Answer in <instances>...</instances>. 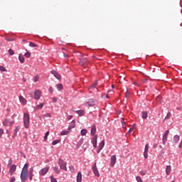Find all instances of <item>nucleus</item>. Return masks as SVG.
<instances>
[{
    "label": "nucleus",
    "mask_w": 182,
    "mask_h": 182,
    "mask_svg": "<svg viewBox=\"0 0 182 182\" xmlns=\"http://www.w3.org/2000/svg\"><path fill=\"white\" fill-rule=\"evenodd\" d=\"M23 124L26 129H28L30 124V116L28 113H24L23 115Z\"/></svg>",
    "instance_id": "obj_1"
},
{
    "label": "nucleus",
    "mask_w": 182,
    "mask_h": 182,
    "mask_svg": "<svg viewBox=\"0 0 182 182\" xmlns=\"http://www.w3.org/2000/svg\"><path fill=\"white\" fill-rule=\"evenodd\" d=\"M58 165H59L60 169H62V170H63L65 171H68L67 167H66L67 163L65 162L63 160L59 159Z\"/></svg>",
    "instance_id": "obj_2"
},
{
    "label": "nucleus",
    "mask_w": 182,
    "mask_h": 182,
    "mask_svg": "<svg viewBox=\"0 0 182 182\" xmlns=\"http://www.w3.org/2000/svg\"><path fill=\"white\" fill-rule=\"evenodd\" d=\"M92 171L94 173V174L97 176V177H100V172H99V170L97 167V164L95 163L92 167Z\"/></svg>",
    "instance_id": "obj_3"
},
{
    "label": "nucleus",
    "mask_w": 182,
    "mask_h": 182,
    "mask_svg": "<svg viewBox=\"0 0 182 182\" xmlns=\"http://www.w3.org/2000/svg\"><path fill=\"white\" fill-rule=\"evenodd\" d=\"M14 123V121H11L9 119H5L3 122V125L6 127H11Z\"/></svg>",
    "instance_id": "obj_4"
},
{
    "label": "nucleus",
    "mask_w": 182,
    "mask_h": 182,
    "mask_svg": "<svg viewBox=\"0 0 182 182\" xmlns=\"http://www.w3.org/2000/svg\"><path fill=\"white\" fill-rule=\"evenodd\" d=\"M21 179L23 182H26L28 179V171H22L21 173Z\"/></svg>",
    "instance_id": "obj_5"
},
{
    "label": "nucleus",
    "mask_w": 182,
    "mask_h": 182,
    "mask_svg": "<svg viewBox=\"0 0 182 182\" xmlns=\"http://www.w3.org/2000/svg\"><path fill=\"white\" fill-rule=\"evenodd\" d=\"M97 139H98L97 135H95L92 139L91 142H92L94 148L97 147Z\"/></svg>",
    "instance_id": "obj_6"
},
{
    "label": "nucleus",
    "mask_w": 182,
    "mask_h": 182,
    "mask_svg": "<svg viewBox=\"0 0 182 182\" xmlns=\"http://www.w3.org/2000/svg\"><path fill=\"white\" fill-rule=\"evenodd\" d=\"M41 92L40 90H36L34 92V96H33V98L35 100H39L41 97Z\"/></svg>",
    "instance_id": "obj_7"
},
{
    "label": "nucleus",
    "mask_w": 182,
    "mask_h": 182,
    "mask_svg": "<svg viewBox=\"0 0 182 182\" xmlns=\"http://www.w3.org/2000/svg\"><path fill=\"white\" fill-rule=\"evenodd\" d=\"M49 170H50L49 166L45 167L41 170L40 174L41 176H45L49 171Z\"/></svg>",
    "instance_id": "obj_8"
},
{
    "label": "nucleus",
    "mask_w": 182,
    "mask_h": 182,
    "mask_svg": "<svg viewBox=\"0 0 182 182\" xmlns=\"http://www.w3.org/2000/svg\"><path fill=\"white\" fill-rule=\"evenodd\" d=\"M117 161V158L115 155L112 156L110 159V166L113 167Z\"/></svg>",
    "instance_id": "obj_9"
},
{
    "label": "nucleus",
    "mask_w": 182,
    "mask_h": 182,
    "mask_svg": "<svg viewBox=\"0 0 182 182\" xmlns=\"http://www.w3.org/2000/svg\"><path fill=\"white\" fill-rule=\"evenodd\" d=\"M51 74L53 75L58 80H60L61 79V75H60L59 73H58V72H56V70H51L50 71Z\"/></svg>",
    "instance_id": "obj_10"
},
{
    "label": "nucleus",
    "mask_w": 182,
    "mask_h": 182,
    "mask_svg": "<svg viewBox=\"0 0 182 182\" xmlns=\"http://www.w3.org/2000/svg\"><path fill=\"white\" fill-rule=\"evenodd\" d=\"M89 61L86 58H83L80 60V65L83 66L84 65L88 64Z\"/></svg>",
    "instance_id": "obj_11"
},
{
    "label": "nucleus",
    "mask_w": 182,
    "mask_h": 182,
    "mask_svg": "<svg viewBox=\"0 0 182 182\" xmlns=\"http://www.w3.org/2000/svg\"><path fill=\"white\" fill-rule=\"evenodd\" d=\"M16 166L15 164H12L9 169L11 176H12L13 173L16 171Z\"/></svg>",
    "instance_id": "obj_12"
},
{
    "label": "nucleus",
    "mask_w": 182,
    "mask_h": 182,
    "mask_svg": "<svg viewBox=\"0 0 182 182\" xmlns=\"http://www.w3.org/2000/svg\"><path fill=\"white\" fill-rule=\"evenodd\" d=\"M96 132H97L96 125L93 124L92 128H91V131H90L91 135L94 136L96 134Z\"/></svg>",
    "instance_id": "obj_13"
},
{
    "label": "nucleus",
    "mask_w": 182,
    "mask_h": 182,
    "mask_svg": "<svg viewBox=\"0 0 182 182\" xmlns=\"http://www.w3.org/2000/svg\"><path fill=\"white\" fill-rule=\"evenodd\" d=\"M75 120H73L72 122L70 124V126L68 127V130H71L72 129L75 127Z\"/></svg>",
    "instance_id": "obj_14"
},
{
    "label": "nucleus",
    "mask_w": 182,
    "mask_h": 182,
    "mask_svg": "<svg viewBox=\"0 0 182 182\" xmlns=\"http://www.w3.org/2000/svg\"><path fill=\"white\" fill-rule=\"evenodd\" d=\"M141 117L143 119H146L148 118V112L146 111H142Z\"/></svg>",
    "instance_id": "obj_15"
},
{
    "label": "nucleus",
    "mask_w": 182,
    "mask_h": 182,
    "mask_svg": "<svg viewBox=\"0 0 182 182\" xmlns=\"http://www.w3.org/2000/svg\"><path fill=\"white\" fill-rule=\"evenodd\" d=\"M82 173L80 171V172H78L77 176V181L82 182Z\"/></svg>",
    "instance_id": "obj_16"
},
{
    "label": "nucleus",
    "mask_w": 182,
    "mask_h": 182,
    "mask_svg": "<svg viewBox=\"0 0 182 182\" xmlns=\"http://www.w3.org/2000/svg\"><path fill=\"white\" fill-rule=\"evenodd\" d=\"M171 171V166H167L166 168V175L169 176Z\"/></svg>",
    "instance_id": "obj_17"
},
{
    "label": "nucleus",
    "mask_w": 182,
    "mask_h": 182,
    "mask_svg": "<svg viewBox=\"0 0 182 182\" xmlns=\"http://www.w3.org/2000/svg\"><path fill=\"white\" fill-rule=\"evenodd\" d=\"M74 112L79 114L80 117H82L85 114V111L84 110H76V111H74Z\"/></svg>",
    "instance_id": "obj_18"
},
{
    "label": "nucleus",
    "mask_w": 182,
    "mask_h": 182,
    "mask_svg": "<svg viewBox=\"0 0 182 182\" xmlns=\"http://www.w3.org/2000/svg\"><path fill=\"white\" fill-rule=\"evenodd\" d=\"M19 100H20L21 103H22L23 105H26V103H27L26 100L23 96L19 97Z\"/></svg>",
    "instance_id": "obj_19"
},
{
    "label": "nucleus",
    "mask_w": 182,
    "mask_h": 182,
    "mask_svg": "<svg viewBox=\"0 0 182 182\" xmlns=\"http://www.w3.org/2000/svg\"><path fill=\"white\" fill-rule=\"evenodd\" d=\"M180 140V136L178 135H176L173 137V143L176 144Z\"/></svg>",
    "instance_id": "obj_20"
},
{
    "label": "nucleus",
    "mask_w": 182,
    "mask_h": 182,
    "mask_svg": "<svg viewBox=\"0 0 182 182\" xmlns=\"http://www.w3.org/2000/svg\"><path fill=\"white\" fill-rule=\"evenodd\" d=\"M105 145V140H103V141H102L100 143L98 148H99L100 149H103Z\"/></svg>",
    "instance_id": "obj_21"
},
{
    "label": "nucleus",
    "mask_w": 182,
    "mask_h": 182,
    "mask_svg": "<svg viewBox=\"0 0 182 182\" xmlns=\"http://www.w3.org/2000/svg\"><path fill=\"white\" fill-rule=\"evenodd\" d=\"M43 107H44V104H43V103H41V104L37 105V106L36 107L35 109L39 110V109H43Z\"/></svg>",
    "instance_id": "obj_22"
},
{
    "label": "nucleus",
    "mask_w": 182,
    "mask_h": 182,
    "mask_svg": "<svg viewBox=\"0 0 182 182\" xmlns=\"http://www.w3.org/2000/svg\"><path fill=\"white\" fill-rule=\"evenodd\" d=\"M53 170L54 171V172L57 174H59L60 173V169L58 166H54L53 168Z\"/></svg>",
    "instance_id": "obj_23"
},
{
    "label": "nucleus",
    "mask_w": 182,
    "mask_h": 182,
    "mask_svg": "<svg viewBox=\"0 0 182 182\" xmlns=\"http://www.w3.org/2000/svg\"><path fill=\"white\" fill-rule=\"evenodd\" d=\"M95 102H93V100H90L88 102V106L90 107H92L95 106Z\"/></svg>",
    "instance_id": "obj_24"
},
{
    "label": "nucleus",
    "mask_w": 182,
    "mask_h": 182,
    "mask_svg": "<svg viewBox=\"0 0 182 182\" xmlns=\"http://www.w3.org/2000/svg\"><path fill=\"white\" fill-rule=\"evenodd\" d=\"M52 117V114L50 113H46L43 114V118L46 119V118H50Z\"/></svg>",
    "instance_id": "obj_25"
},
{
    "label": "nucleus",
    "mask_w": 182,
    "mask_h": 182,
    "mask_svg": "<svg viewBox=\"0 0 182 182\" xmlns=\"http://www.w3.org/2000/svg\"><path fill=\"white\" fill-rule=\"evenodd\" d=\"M18 59L21 63H25V58L23 55H19Z\"/></svg>",
    "instance_id": "obj_26"
},
{
    "label": "nucleus",
    "mask_w": 182,
    "mask_h": 182,
    "mask_svg": "<svg viewBox=\"0 0 182 182\" xmlns=\"http://www.w3.org/2000/svg\"><path fill=\"white\" fill-rule=\"evenodd\" d=\"M167 138H168V136H165V135L163 136L162 142H163V144H164V145H165L166 143Z\"/></svg>",
    "instance_id": "obj_27"
},
{
    "label": "nucleus",
    "mask_w": 182,
    "mask_h": 182,
    "mask_svg": "<svg viewBox=\"0 0 182 182\" xmlns=\"http://www.w3.org/2000/svg\"><path fill=\"white\" fill-rule=\"evenodd\" d=\"M19 129H20V127H16V128L14 129V136H16L17 133H18V132L19 131Z\"/></svg>",
    "instance_id": "obj_28"
},
{
    "label": "nucleus",
    "mask_w": 182,
    "mask_h": 182,
    "mask_svg": "<svg viewBox=\"0 0 182 182\" xmlns=\"http://www.w3.org/2000/svg\"><path fill=\"white\" fill-rule=\"evenodd\" d=\"M28 164H26L25 166H23L22 171H26L28 172Z\"/></svg>",
    "instance_id": "obj_29"
},
{
    "label": "nucleus",
    "mask_w": 182,
    "mask_h": 182,
    "mask_svg": "<svg viewBox=\"0 0 182 182\" xmlns=\"http://www.w3.org/2000/svg\"><path fill=\"white\" fill-rule=\"evenodd\" d=\"M87 131L86 129H81V136H86Z\"/></svg>",
    "instance_id": "obj_30"
},
{
    "label": "nucleus",
    "mask_w": 182,
    "mask_h": 182,
    "mask_svg": "<svg viewBox=\"0 0 182 182\" xmlns=\"http://www.w3.org/2000/svg\"><path fill=\"white\" fill-rule=\"evenodd\" d=\"M122 127L126 129L127 127H126V122H124V118H122Z\"/></svg>",
    "instance_id": "obj_31"
},
{
    "label": "nucleus",
    "mask_w": 182,
    "mask_h": 182,
    "mask_svg": "<svg viewBox=\"0 0 182 182\" xmlns=\"http://www.w3.org/2000/svg\"><path fill=\"white\" fill-rule=\"evenodd\" d=\"M70 134V132L68 131H63L61 133H60V135L61 136H65V135H68Z\"/></svg>",
    "instance_id": "obj_32"
},
{
    "label": "nucleus",
    "mask_w": 182,
    "mask_h": 182,
    "mask_svg": "<svg viewBox=\"0 0 182 182\" xmlns=\"http://www.w3.org/2000/svg\"><path fill=\"white\" fill-rule=\"evenodd\" d=\"M149 144H146V145H145V148H144V152H145V153H149Z\"/></svg>",
    "instance_id": "obj_33"
},
{
    "label": "nucleus",
    "mask_w": 182,
    "mask_h": 182,
    "mask_svg": "<svg viewBox=\"0 0 182 182\" xmlns=\"http://www.w3.org/2000/svg\"><path fill=\"white\" fill-rule=\"evenodd\" d=\"M55 87L58 88V90H63V85L61 84H58L55 85Z\"/></svg>",
    "instance_id": "obj_34"
},
{
    "label": "nucleus",
    "mask_w": 182,
    "mask_h": 182,
    "mask_svg": "<svg viewBox=\"0 0 182 182\" xmlns=\"http://www.w3.org/2000/svg\"><path fill=\"white\" fill-rule=\"evenodd\" d=\"M50 135V132H47L44 136V141H47L48 136Z\"/></svg>",
    "instance_id": "obj_35"
},
{
    "label": "nucleus",
    "mask_w": 182,
    "mask_h": 182,
    "mask_svg": "<svg viewBox=\"0 0 182 182\" xmlns=\"http://www.w3.org/2000/svg\"><path fill=\"white\" fill-rule=\"evenodd\" d=\"M0 71L6 72V68L2 65H0Z\"/></svg>",
    "instance_id": "obj_36"
},
{
    "label": "nucleus",
    "mask_w": 182,
    "mask_h": 182,
    "mask_svg": "<svg viewBox=\"0 0 182 182\" xmlns=\"http://www.w3.org/2000/svg\"><path fill=\"white\" fill-rule=\"evenodd\" d=\"M29 46H30V47H33V48L38 47V45H36V43H34L33 42H30Z\"/></svg>",
    "instance_id": "obj_37"
},
{
    "label": "nucleus",
    "mask_w": 182,
    "mask_h": 182,
    "mask_svg": "<svg viewBox=\"0 0 182 182\" xmlns=\"http://www.w3.org/2000/svg\"><path fill=\"white\" fill-rule=\"evenodd\" d=\"M39 78H40L39 75H35L34 80H33L34 82H37L39 80Z\"/></svg>",
    "instance_id": "obj_38"
},
{
    "label": "nucleus",
    "mask_w": 182,
    "mask_h": 182,
    "mask_svg": "<svg viewBox=\"0 0 182 182\" xmlns=\"http://www.w3.org/2000/svg\"><path fill=\"white\" fill-rule=\"evenodd\" d=\"M60 141V139H58V140H55L52 142V145H56L58 144L59 142Z\"/></svg>",
    "instance_id": "obj_39"
},
{
    "label": "nucleus",
    "mask_w": 182,
    "mask_h": 182,
    "mask_svg": "<svg viewBox=\"0 0 182 182\" xmlns=\"http://www.w3.org/2000/svg\"><path fill=\"white\" fill-rule=\"evenodd\" d=\"M136 180L137 182H142L143 181L141 178L139 176H136Z\"/></svg>",
    "instance_id": "obj_40"
},
{
    "label": "nucleus",
    "mask_w": 182,
    "mask_h": 182,
    "mask_svg": "<svg viewBox=\"0 0 182 182\" xmlns=\"http://www.w3.org/2000/svg\"><path fill=\"white\" fill-rule=\"evenodd\" d=\"M147 171H140L139 174L141 176H145L146 174Z\"/></svg>",
    "instance_id": "obj_41"
},
{
    "label": "nucleus",
    "mask_w": 182,
    "mask_h": 182,
    "mask_svg": "<svg viewBox=\"0 0 182 182\" xmlns=\"http://www.w3.org/2000/svg\"><path fill=\"white\" fill-rule=\"evenodd\" d=\"M171 112H168L166 117H165V120L166 119H169L171 118Z\"/></svg>",
    "instance_id": "obj_42"
},
{
    "label": "nucleus",
    "mask_w": 182,
    "mask_h": 182,
    "mask_svg": "<svg viewBox=\"0 0 182 182\" xmlns=\"http://www.w3.org/2000/svg\"><path fill=\"white\" fill-rule=\"evenodd\" d=\"M97 85H98V82L95 81V83L91 86V87L95 88ZM91 87H90V89H91Z\"/></svg>",
    "instance_id": "obj_43"
},
{
    "label": "nucleus",
    "mask_w": 182,
    "mask_h": 182,
    "mask_svg": "<svg viewBox=\"0 0 182 182\" xmlns=\"http://www.w3.org/2000/svg\"><path fill=\"white\" fill-rule=\"evenodd\" d=\"M9 53L10 55H14V51L11 49L9 50Z\"/></svg>",
    "instance_id": "obj_44"
},
{
    "label": "nucleus",
    "mask_w": 182,
    "mask_h": 182,
    "mask_svg": "<svg viewBox=\"0 0 182 182\" xmlns=\"http://www.w3.org/2000/svg\"><path fill=\"white\" fill-rule=\"evenodd\" d=\"M25 57L27 58H29L31 57V53L27 52V53L25 54Z\"/></svg>",
    "instance_id": "obj_45"
},
{
    "label": "nucleus",
    "mask_w": 182,
    "mask_h": 182,
    "mask_svg": "<svg viewBox=\"0 0 182 182\" xmlns=\"http://www.w3.org/2000/svg\"><path fill=\"white\" fill-rule=\"evenodd\" d=\"M148 152H144V157L145 159H148Z\"/></svg>",
    "instance_id": "obj_46"
},
{
    "label": "nucleus",
    "mask_w": 182,
    "mask_h": 182,
    "mask_svg": "<svg viewBox=\"0 0 182 182\" xmlns=\"http://www.w3.org/2000/svg\"><path fill=\"white\" fill-rule=\"evenodd\" d=\"M50 180H51V182H58V181H56V179L53 178V176H50Z\"/></svg>",
    "instance_id": "obj_47"
},
{
    "label": "nucleus",
    "mask_w": 182,
    "mask_h": 182,
    "mask_svg": "<svg viewBox=\"0 0 182 182\" xmlns=\"http://www.w3.org/2000/svg\"><path fill=\"white\" fill-rule=\"evenodd\" d=\"M48 91H49V92H50V93H53L54 90H53V88L52 87H49Z\"/></svg>",
    "instance_id": "obj_48"
},
{
    "label": "nucleus",
    "mask_w": 182,
    "mask_h": 182,
    "mask_svg": "<svg viewBox=\"0 0 182 182\" xmlns=\"http://www.w3.org/2000/svg\"><path fill=\"white\" fill-rule=\"evenodd\" d=\"M3 134H4V129H2V128H0V137H1Z\"/></svg>",
    "instance_id": "obj_49"
},
{
    "label": "nucleus",
    "mask_w": 182,
    "mask_h": 182,
    "mask_svg": "<svg viewBox=\"0 0 182 182\" xmlns=\"http://www.w3.org/2000/svg\"><path fill=\"white\" fill-rule=\"evenodd\" d=\"M134 127H132V128H130L129 131L128 132V134H130L132 133V132L134 130Z\"/></svg>",
    "instance_id": "obj_50"
},
{
    "label": "nucleus",
    "mask_w": 182,
    "mask_h": 182,
    "mask_svg": "<svg viewBox=\"0 0 182 182\" xmlns=\"http://www.w3.org/2000/svg\"><path fill=\"white\" fill-rule=\"evenodd\" d=\"M134 127H132V128H130L129 131L128 132V134H130L132 133V132L134 130Z\"/></svg>",
    "instance_id": "obj_51"
},
{
    "label": "nucleus",
    "mask_w": 182,
    "mask_h": 182,
    "mask_svg": "<svg viewBox=\"0 0 182 182\" xmlns=\"http://www.w3.org/2000/svg\"><path fill=\"white\" fill-rule=\"evenodd\" d=\"M33 168L31 167L30 168V175H33Z\"/></svg>",
    "instance_id": "obj_52"
},
{
    "label": "nucleus",
    "mask_w": 182,
    "mask_h": 182,
    "mask_svg": "<svg viewBox=\"0 0 182 182\" xmlns=\"http://www.w3.org/2000/svg\"><path fill=\"white\" fill-rule=\"evenodd\" d=\"M168 134H169V131L168 129H167V131H166V132L164 133V136H168Z\"/></svg>",
    "instance_id": "obj_53"
},
{
    "label": "nucleus",
    "mask_w": 182,
    "mask_h": 182,
    "mask_svg": "<svg viewBox=\"0 0 182 182\" xmlns=\"http://www.w3.org/2000/svg\"><path fill=\"white\" fill-rule=\"evenodd\" d=\"M15 181H16V178L13 176L12 178H11L10 182H14Z\"/></svg>",
    "instance_id": "obj_54"
},
{
    "label": "nucleus",
    "mask_w": 182,
    "mask_h": 182,
    "mask_svg": "<svg viewBox=\"0 0 182 182\" xmlns=\"http://www.w3.org/2000/svg\"><path fill=\"white\" fill-rule=\"evenodd\" d=\"M129 96V91L127 90V92H126V94H125V97H126L127 98H128Z\"/></svg>",
    "instance_id": "obj_55"
},
{
    "label": "nucleus",
    "mask_w": 182,
    "mask_h": 182,
    "mask_svg": "<svg viewBox=\"0 0 182 182\" xmlns=\"http://www.w3.org/2000/svg\"><path fill=\"white\" fill-rule=\"evenodd\" d=\"M53 102L54 103H56V102H58V98L53 97Z\"/></svg>",
    "instance_id": "obj_56"
},
{
    "label": "nucleus",
    "mask_w": 182,
    "mask_h": 182,
    "mask_svg": "<svg viewBox=\"0 0 182 182\" xmlns=\"http://www.w3.org/2000/svg\"><path fill=\"white\" fill-rule=\"evenodd\" d=\"M101 150H102V149H100V148L98 147V149L97 150V154H100V151H101Z\"/></svg>",
    "instance_id": "obj_57"
},
{
    "label": "nucleus",
    "mask_w": 182,
    "mask_h": 182,
    "mask_svg": "<svg viewBox=\"0 0 182 182\" xmlns=\"http://www.w3.org/2000/svg\"><path fill=\"white\" fill-rule=\"evenodd\" d=\"M72 118H73V115H69V116L68 117V120L71 119Z\"/></svg>",
    "instance_id": "obj_58"
},
{
    "label": "nucleus",
    "mask_w": 182,
    "mask_h": 182,
    "mask_svg": "<svg viewBox=\"0 0 182 182\" xmlns=\"http://www.w3.org/2000/svg\"><path fill=\"white\" fill-rule=\"evenodd\" d=\"M70 169L74 171V166H70Z\"/></svg>",
    "instance_id": "obj_59"
},
{
    "label": "nucleus",
    "mask_w": 182,
    "mask_h": 182,
    "mask_svg": "<svg viewBox=\"0 0 182 182\" xmlns=\"http://www.w3.org/2000/svg\"><path fill=\"white\" fill-rule=\"evenodd\" d=\"M179 148H182V140H181V143L179 144Z\"/></svg>",
    "instance_id": "obj_60"
},
{
    "label": "nucleus",
    "mask_w": 182,
    "mask_h": 182,
    "mask_svg": "<svg viewBox=\"0 0 182 182\" xmlns=\"http://www.w3.org/2000/svg\"><path fill=\"white\" fill-rule=\"evenodd\" d=\"M33 179V175L30 174V181H32Z\"/></svg>",
    "instance_id": "obj_61"
},
{
    "label": "nucleus",
    "mask_w": 182,
    "mask_h": 182,
    "mask_svg": "<svg viewBox=\"0 0 182 182\" xmlns=\"http://www.w3.org/2000/svg\"><path fill=\"white\" fill-rule=\"evenodd\" d=\"M64 55H65V58H68L69 57V55L67 54H64Z\"/></svg>",
    "instance_id": "obj_62"
},
{
    "label": "nucleus",
    "mask_w": 182,
    "mask_h": 182,
    "mask_svg": "<svg viewBox=\"0 0 182 182\" xmlns=\"http://www.w3.org/2000/svg\"><path fill=\"white\" fill-rule=\"evenodd\" d=\"M6 40H7L8 41H10L11 40L10 39H9V38H6Z\"/></svg>",
    "instance_id": "obj_63"
},
{
    "label": "nucleus",
    "mask_w": 182,
    "mask_h": 182,
    "mask_svg": "<svg viewBox=\"0 0 182 182\" xmlns=\"http://www.w3.org/2000/svg\"><path fill=\"white\" fill-rule=\"evenodd\" d=\"M159 99H160V97H157V100H159Z\"/></svg>",
    "instance_id": "obj_64"
}]
</instances>
